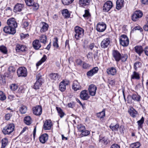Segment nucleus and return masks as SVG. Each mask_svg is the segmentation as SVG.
<instances>
[{
	"instance_id": "obj_1",
	"label": "nucleus",
	"mask_w": 148,
	"mask_h": 148,
	"mask_svg": "<svg viewBox=\"0 0 148 148\" xmlns=\"http://www.w3.org/2000/svg\"><path fill=\"white\" fill-rule=\"evenodd\" d=\"M75 37L77 40L82 37L84 34V29L78 26L75 27Z\"/></svg>"
},
{
	"instance_id": "obj_2",
	"label": "nucleus",
	"mask_w": 148,
	"mask_h": 148,
	"mask_svg": "<svg viewBox=\"0 0 148 148\" xmlns=\"http://www.w3.org/2000/svg\"><path fill=\"white\" fill-rule=\"evenodd\" d=\"M14 128V125L12 123H10L3 128L2 132L5 134H9L13 132Z\"/></svg>"
},
{
	"instance_id": "obj_3",
	"label": "nucleus",
	"mask_w": 148,
	"mask_h": 148,
	"mask_svg": "<svg viewBox=\"0 0 148 148\" xmlns=\"http://www.w3.org/2000/svg\"><path fill=\"white\" fill-rule=\"evenodd\" d=\"M17 73L18 77H25L27 76V70L24 67H21L17 69Z\"/></svg>"
},
{
	"instance_id": "obj_4",
	"label": "nucleus",
	"mask_w": 148,
	"mask_h": 148,
	"mask_svg": "<svg viewBox=\"0 0 148 148\" xmlns=\"http://www.w3.org/2000/svg\"><path fill=\"white\" fill-rule=\"evenodd\" d=\"M120 44L123 46H127L129 43L128 37L125 35H122L119 38Z\"/></svg>"
},
{
	"instance_id": "obj_5",
	"label": "nucleus",
	"mask_w": 148,
	"mask_h": 148,
	"mask_svg": "<svg viewBox=\"0 0 148 148\" xmlns=\"http://www.w3.org/2000/svg\"><path fill=\"white\" fill-rule=\"evenodd\" d=\"M7 24L8 25L14 29H15L17 27V23L15 19L14 18L8 19L7 21Z\"/></svg>"
},
{
	"instance_id": "obj_6",
	"label": "nucleus",
	"mask_w": 148,
	"mask_h": 148,
	"mask_svg": "<svg viewBox=\"0 0 148 148\" xmlns=\"http://www.w3.org/2000/svg\"><path fill=\"white\" fill-rule=\"evenodd\" d=\"M37 81L34 84V88L36 89H38L41 86L43 81V79L39 74L37 75L36 76Z\"/></svg>"
},
{
	"instance_id": "obj_7",
	"label": "nucleus",
	"mask_w": 148,
	"mask_h": 148,
	"mask_svg": "<svg viewBox=\"0 0 148 148\" xmlns=\"http://www.w3.org/2000/svg\"><path fill=\"white\" fill-rule=\"evenodd\" d=\"M142 12L140 10L136 11L133 14L132 16V19L134 21H136L138 20L139 18H141L143 16Z\"/></svg>"
},
{
	"instance_id": "obj_8",
	"label": "nucleus",
	"mask_w": 148,
	"mask_h": 148,
	"mask_svg": "<svg viewBox=\"0 0 148 148\" xmlns=\"http://www.w3.org/2000/svg\"><path fill=\"white\" fill-rule=\"evenodd\" d=\"M112 1H108L104 4L103 7V11L104 12H108L112 7Z\"/></svg>"
},
{
	"instance_id": "obj_9",
	"label": "nucleus",
	"mask_w": 148,
	"mask_h": 148,
	"mask_svg": "<svg viewBox=\"0 0 148 148\" xmlns=\"http://www.w3.org/2000/svg\"><path fill=\"white\" fill-rule=\"evenodd\" d=\"M106 27V24L103 23H98L96 26V29L99 32H102L104 31Z\"/></svg>"
},
{
	"instance_id": "obj_10",
	"label": "nucleus",
	"mask_w": 148,
	"mask_h": 148,
	"mask_svg": "<svg viewBox=\"0 0 148 148\" xmlns=\"http://www.w3.org/2000/svg\"><path fill=\"white\" fill-rule=\"evenodd\" d=\"M3 30L5 33L9 34H14L16 32V29H14L8 25L4 27Z\"/></svg>"
},
{
	"instance_id": "obj_11",
	"label": "nucleus",
	"mask_w": 148,
	"mask_h": 148,
	"mask_svg": "<svg viewBox=\"0 0 148 148\" xmlns=\"http://www.w3.org/2000/svg\"><path fill=\"white\" fill-rule=\"evenodd\" d=\"M33 112L34 114L37 116H39L42 112V108L41 106H37L33 108Z\"/></svg>"
},
{
	"instance_id": "obj_12",
	"label": "nucleus",
	"mask_w": 148,
	"mask_h": 148,
	"mask_svg": "<svg viewBox=\"0 0 148 148\" xmlns=\"http://www.w3.org/2000/svg\"><path fill=\"white\" fill-rule=\"evenodd\" d=\"M53 125L52 123L50 120H46L44 122L43 129L45 130H49L51 129Z\"/></svg>"
},
{
	"instance_id": "obj_13",
	"label": "nucleus",
	"mask_w": 148,
	"mask_h": 148,
	"mask_svg": "<svg viewBox=\"0 0 148 148\" xmlns=\"http://www.w3.org/2000/svg\"><path fill=\"white\" fill-rule=\"evenodd\" d=\"M110 42L109 38H106L103 39L101 43V46L102 48H105L108 47Z\"/></svg>"
},
{
	"instance_id": "obj_14",
	"label": "nucleus",
	"mask_w": 148,
	"mask_h": 148,
	"mask_svg": "<svg viewBox=\"0 0 148 148\" xmlns=\"http://www.w3.org/2000/svg\"><path fill=\"white\" fill-rule=\"evenodd\" d=\"M69 82L68 81L63 80L60 84L59 89L62 92L65 91L66 88V86L68 85Z\"/></svg>"
},
{
	"instance_id": "obj_15",
	"label": "nucleus",
	"mask_w": 148,
	"mask_h": 148,
	"mask_svg": "<svg viewBox=\"0 0 148 148\" xmlns=\"http://www.w3.org/2000/svg\"><path fill=\"white\" fill-rule=\"evenodd\" d=\"M97 89V88L95 85L92 84L90 85L88 90L90 95L92 96L95 95Z\"/></svg>"
},
{
	"instance_id": "obj_16",
	"label": "nucleus",
	"mask_w": 148,
	"mask_h": 148,
	"mask_svg": "<svg viewBox=\"0 0 148 148\" xmlns=\"http://www.w3.org/2000/svg\"><path fill=\"white\" fill-rule=\"evenodd\" d=\"M98 67H95L87 72L86 75L88 77H91L97 73L98 71Z\"/></svg>"
},
{
	"instance_id": "obj_17",
	"label": "nucleus",
	"mask_w": 148,
	"mask_h": 148,
	"mask_svg": "<svg viewBox=\"0 0 148 148\" xmlns=\"http://www.w3.org/2000/svg\"><path fill=\"white\" fill-rule=\"evenodd\" d=\"M27 47L25 46L22 45H18L16 46V50L18 52H25L26 51Z\"/></svg>"
},
{
	"instance_id": "obj_18",
	"label": "nucleus",
	"mask_w": 148,
	"mask_h": 148,
	"mask_svg": "<svg viewBox=\"0 0 148 148\" xmlns=\"http://www.w3.org/2000/svg\"><path fill=\"white\" fill-rule=\"evenodd\" d=\"M24 5L21 3H17L14 8V12L17 13L21 11L24 7Z\"/></svg>"
},
{
	"instance_id": "obj_19",
	"label": "nucleus",
	"mask_w": 148,
	"mask_h": 148,
	"mask_svg": "<svg viewBox=\"0 0 148 148\" xmlns=\"http://www.w3.org/2000/svg\"><path fill=\"white\" fill-rule=\"evenodd\" d=\"M80 97L81 99L84 100H87L89 97L86 90H83L81 92Z\"/></svg>"
},
{
	"instance_id": "obj_20",
	"label": "nucleus",
	"mask_w": 148,
	"mask_h": 148,
	"mask_svg": "<svg viewBox=\"0 0 148 148\" xmlns=\"http://www.w3.org/2000/svg\"><path fill=\"white\" fill-rule=\"evenodd\" d=\"M112 55L116 62H118L120 60L121 54L118 51H113L112 52Z\"/></svg>"
},
{
	"instance_id": "obj_21",
	"label": "nucleus",
	"mask_w": 148,
	"mask_h": 148,
	"mask_svg": "<svg viewBox=\"0 0 148 148\" xmlns=\"http://www.w3.org/2000/svg\"><path fill=\"white\" fill-rule=\"evenodd\" d=\"M40 25L42 27L40 30V32H43L47 31L48 29V25L46 23L41 22L40 23Z\"/></svg>"
},
{
	"instance_id": "obj_22",
	"label": "nucleus",
	"mask_w": 148,
	"mask_h": 148,
	"mask_svg": "<svg viewBox=\"0 0 148 148\" xmlns=\"http://www.w3.org/2000/svg\"><path fill=\"white\" fill-rule=\"evenodd\" d=\"M48 136L47 134H45L41 135L39 137V140L42 143H45L48 140Z\"/></svg>"
},
{
	"instance_id": "obj_23",
	"label": "nucleus",
	"mask_w": 148,
	"mask_h": 148,
	"mask_svg": "<svg viewBox=\"0 0 148 148\" xmlns=\"http://www.w3.org/2000/svg\"><path fill=\"white\" fill-rule=\"evenodd\" d=\"M90 1L91 0H79V3L81 6L85 7L89 5Z\"/></svg>"
},
{
	"instance_id": "obj_24",
	"label": "nucleus",
	"mask_w": 148,
	"mask_h": 148,
	"mask_svg": "<svg viewBox=\"0 0 148 148\" xmlns=\"http://www.w3.org/2000/svg\"><path fill=\"white\" fill-rule=\"evenodd\" d=\"M116 69L114 67L109 68L107 70V73L109 75H114L116 74Z\"/></svg>"
},
{
	"instance_id": "obj_25",
	"label": "nucleus",
	"mask_w": 148,
	"mask_h": 148,
	"mask_svg": "<svg viewBox=\"0 0 148 148\" xmlns=\"http://www.w3.org/2000/svg\"><path fill=\"white\" fill-rule=\"evenodd\" d=\"M128 112L130 115L133 118L135 117L137 114V112L132 107L130 108Z\"/></svg>"
},
{
	"instance_id": "obj_26",
	"label": "nucleus",
	"mask_w": 148,
	"mask_h": 148,
	"mask_svg": "<svg viewBox=\"0 0 148 148\" xmlns=\"http://www.w3.org/2000/svg\"><path fill=\"white\" fill-rule=\"evenodd\" d=\"M135 51L139 56L143 52L144 50L141 46H137L134 47Z\"/></svg>"
},
{
	"instance_id": "obj_27",
	"label": "nucleus",
	"mask_w": 148,
	"mask_h": 148,
	"mask_svg": "<svg viewBox=\"0 0 148 148\" xmlns=\"http://www.w3.org/2000/svg\"><path fill=\"white\" fill-rule=\"evenodd\" d=\"M72 88L75 91H77L81 89V86L77 81H75L72 85Z\"/></svg>"
},
{
	"instance_id": "obj_28",
	"label": "nucleus",
	"mask_w": 148,
	"mask_h": 148,
	"mask_svg": "<svg viewBox=\"0 0 148 148\" xmlns=\"http://www.w3.org/2000/svg\"><path fill=\"white\" fill-rule=\"evenodd\" d=\"M119 126V125L118 124H116L114 125L113 124L111 123L109 127L112 131L118 132Z\"/></svg>"
},
{
	"instance_id": "obj_29",
	"label": "nucleus",
	"mask_w": 148,
	"mask_h": 148,
	"mask_svg": "<svg viewBox=\"0 0 148 148\" xmlns=\"http://www.w3.org/2000/svg\"><path fill=\"white\" fill-rule=\"evenodd\" d=\"M33 46L34 48L36 50L38 49L41 46L38 40H36L33 42Z\"/></svg>"
},
{
	"instance_id": "obj_30",
	"label": "nucleus",
	"mask_w": 148,
	"mask_h": 148,
	"mask_svg": "<svg viewBox=\"0 0 148 148\" xmlns=\"http://www.w3.org/2000/svg\"><path fill=\"white\" fill-rule=\"evenodd\" d=\"M62 13L63 16L65 18H68L70 17V14L67 9H64L62 10Z\"/></svg>"
},
{
	"instance_id": "obj_31",
	"label": "nucleus",
	"mask_w": 148,
	"mask_h": 148,
	"mask_svg": "<svg viewBox=\"0 0 148 148\" xmlns=\"http://www.w3.org/2000/svg\"><path fill=\"white\" fill-rule=\"evenodd\" d=\"M123 0H117L116 1V8L120 10L123 6Z\"/></svg>"
},
{
	"instance_id": "obj_32",
	"label": "nucleus",
	"mask_w": 148,
	"mask_h": 148,
	"mask_svg": "<svg viewBox=\"0 0 148 148\" xmlns=\"http://www.w3.org/2000/svg\"><path fill=\"white\" fill-rule=\"evenodd\" d=\"M49 76L51 79L54 81H58L59 79V75L57 73H51L50 74Z\"/></svg>"
},
{
	"instance_id": "obj_33",
	"label": "nucleus",
	"mask_w": 148,
	"mask_h": 148,
	"mask_svg": "<svg viewBox=\"0 0 148 148\" xmlns=\"http://www.w3.org/2000/svg\"><path fill=\"white\" fill-rule=\"evenodd\" d=\"M131 97L135 101L139 102L140 101L141 97L137 94H133Z\"/></svg>"
},
{
	"instance_id": "obj_34",
	"label": "nucleus",
	"mask_w": 148,
	"mask_h": 148,
	"mask_svg": "<svg viewBox=\"0 0 148 148\" xmlns=\"http://www.w3.org/2000/svg\"><path fill=\"white\" fill-rule=\"evenodd\" d=\"M96 115L100 119L103 118L105 116V110L103 109L101 112L97 113Z\"/></svg>"
},
{
	"instance_id": "obj_35",
	"label": "nucleus",
	"mask_w": 148,
	"mask_h": 148,
	"mask_svg": "<svg viewBox=\"0 0 148 148\" xmlns=\"http://www.w3.org/2000/svg\"><path fill=\"white\" fill-rule=\"evenodd\" d=\"M24 122L27 125H30L32 123V120L30 117L29 116L25 117L24 119Z\"/></svg>"
},
{
	"instance_id": "obj_36",
	"label": "nucleus",
	"mask_w": 148,
	"mask_h": 148,
	"mask_svg": "<svg viewBox=\"0 0 148 148\" xmlns=\"http://www.w3.org/2000/svg\"><path fill=\"white\" fill-rule=\"evenodd\" d=\"M131 78L133 79H140V76L139 73L136 71H134L132 74L131 75Z\"/></svg>"
},
{
	"instance_id": "obj_37",
	"label": "nucleus",
	"mask_w": 148,
	"mask_h": 148,
	"mask_svg": "<svg viewBox=\"0 0 148 148\" xmlns=\"http://www.w3.org/2000/svg\"><path fill=\"white\" fill-rule=\"evenodd\" d=\"M8 143V139L5 138L2 140V146L1 148H4Z\"/></svg>"
},
{
	"instance_id": "obj_38",
	"label": "nucleus",
	"mask_w": 148,
	"mask_h": 148,
	"mask_svg": "<svg viewBox=\"0 0 148 148\" xmlns=\"http://www.w3.org/2000/svg\"><path fill=\"white\" fill-rule=\"evenodd\" d=\"M56 109L60 116L61 118L63 117L64 115V113L62 110L60 108L58 107H56Z\"/></svg>"
},
{
	"instance_id": "obj_39",
	"label": "nucleus",
	"mask_w": 148,
	"mask_h": 148,
	"mask_svg": "<svg viewBox=\"0 0 148 148\" xmlns=\"http://www.w3.org/2000/svg\"><path fill=\"white\" fill-rule=\"evenodd\" d=\"M142 64L141 62L137 61L136 62L134 65V68L136 71H137L138 68L141 67Z\"/></svg>"
},
{
	"instance_id": "obj_40",
	"label": "nucleus",
	"mask_w": 148,
	"mask_h": 148,
	"mask_svg": "<svg viewBox=\"0 0 148 148\" xmlns=\"http://www.w3.org/2000/svg\"><path fill=\"white\" fill-rule=\"evenodd\" d=\"M27 110V108L25 106L23 105H21V106L19 111L22 114H25Z\"/></svg>"
},
{
	"instance_id": "obj_41",
	"label": "nucleus",
	"mask_w": 148,
	"mask_h": 148,
	"mask_svg": "<svg viewBox=\"0 0 148 148\" xmlns=\"http://www.w3.org/2000/svg\"><path fill=\"white\" fill-rule=\"evenodd\" d=\"M47 58V57L46 56L44 55L41 60L38 62L36 64V66H38L41 65L43 62H44L46 60Z\"/></svg>"
},
{
	"instance_id": "obj_42",
	"label": "nucleus",
	"mask_w": 148,
	"mask_h": 148,
	"mask_svg": "<svg viewBox=\"0 0 148 148\" xmlns=\"http://www.w3.org/2000/svg\"><path fill=\"white\" fill-rule=\"evenodd\" d=\"M140 146V144L138 142L132 144L130 145V148H138Z\"/></svg>"
},
{
	"instance_id": "obj_43",
	"label": "nucleus",
	"mask_w": 148,
	"mask_h": 148,
	"mask_svg": "<svg viewBox=\"0 0 148 148\" xmlns=\"http://www.w3.org/2000/svg\"><path fill=\"white\" fill-rule=\"evenodd\" d=\"M0 51L4 54H6L7 53L6 47L3 45L0 46Z\"/></svg>"
},
{
	"instance_id": "obj_44",
	"label": "nucleus",
	"mask_w": 148,
	"mask_h": 148,
	"mask_svg": "<svg viewBox=\"0 0 148 148\" xmlns=\"http://www.w3.org/2000/svg\"><path fill=\"white\" fill-rule=\"evenodd\" d=\"M47 37L46 35H42L40 37V40L41 42L45 44L47 41Z\"/></svg>"
},
{
	"instance_id": "obj_45",
	"label": "nucleus",
	"mask_w": 148,
	"mask_h": 148,
	"mask_svg": "<svg viewBox=\"0 0 148 148\" xmlns=\"http://www.w3.org/2000/svg\"><path fill=\"white\" fill-rule=\"evenodd\" d=\"M10 87L12 90L14 91L18 88V86L16 84H13L10 86Z\"/></svg>"
},
{
	"instance_id": "obj_46",
	"label": "nucleus",
	"mask_w": 148,
	"mask_h": 148,
	"mask_svg": "<svg viewBox=\"0 0 148 148\" xmlns=\"http://www.w3.org/2000/svg\"><path fill=\"white\" fill-rule=\"evenodd\" d=\"M6 98V96L3 92L0 90V100L2 101H4Z\"/></svg>"
},
{
	"instance_id": "obj_47",
	"label": "nucleus",
	"mask_w": 148,
	"mask_h": 148,
	"mask_svg": "<svg viewBox=\"0 0 148 148\" xmlns=\"http://www.w3.org/2000/svg\"><path fill=\"white\" fill-rule=\"evenodd\" d=\"M100 141L103 143L105 145H107L110 142L107 138H102L100 139Z\"/></svg>"
},
{
	"instance_id": "obj_48",
	"label": "nucleus",
	"mask_w": 148,
	"mask_h": 148,
	"mask_svg": "<svg viewBox=\"0 0 148 148\" xmlns=\"http://www.w3.org/2000/svg\"><path fill=\"white\" fill-rule=\"evenodd\" d=\"M74 0H62L63 4L65 5H68L72 3Z\"/></svg>"
},
{
	"instance_id": "obj_49",
	"label": "nucleus",
	"mask_w": 148,
	"mask_h": 148,
	"mask_svg": "<svg viewBox=\"0 0 148 148\" xmlns=\"http://www.w3.org/2000/svg\"><path fill=\"white\" fill-rule=\"evenodd\" d=\"M77 128L78 131L81 132L85 130V127L81 124L78 125Z\"/></svg>"
},
{
	"instance_id": "obj_50",
	"label": "nucleus",
	"mask_w": 148,
	"mask_h": 148,
	"mask_svg": "<svg viewBox=\"0 0 148 148\" xmlns=\"http://www.w3.org/2000/svg\"><path fill=\"white\" fill-rule=\"evenodd\" d=\"M53 45L55 47L58 48L59 47L58 43V39L57 37H55L54 38V41L53 42Z\"/></svg>"
},
{
	"instance_id": "obj_51",
	"label": "nucleus",
	"mask_w": 148,
	"mask_h": 148,
	"mask_svg": "<svg viewBox=\"0 0 148 148\" xmlns=\"http://www.w3.org/2000/svg\"><path fill=\"white\" fill-rule=\"evenodd\" d=\"M84 17H89L90 16V14L88 10H85V14L83 15Z\"/></svg>"
},
{
	"instance_id": "obj_52",
	"label": "nucleus",
	"mask_w": 148,
	"mask_h": 148,
	"mask_svg": "<svg viewBox=\"0 0 148 148\" xmlns=\"http://www.w3.org/2000/svg\"><path fill=\"white\" fill-rule=\"evenodd\" d=\"M25 3L28 6H32L33 4V0H25Z\"/></svg>"
},
{
	"instance_id": "obj_53",
	"label": "nucleus",
	"mask_w": 148,
	"mask_h": 148,
	"mask_svg": "<svg viewBox=\"0 0 148 148\" xmlns=\"http://www.w3.org/2000/svg\"><path fill=\"white\" fill-rule=\"evenodd\" d=\"M127 56L126 54L123 55L122 56H121L120 60H121L123 62L125 61L127 58Z\"/></svg>"
},
{
	"instance_id": "obj_54",
	"label": "nucleus",
	"mask_w": 148,
	"mask_h": 148,
	"mask_svg": "<svg viewBox=\"0 0 148 148\" xmlns=\"http://www.w3.org/2000/svg\"><path fill=\"white\" fill-rule=\"evenodd\" d=\"M6 82L5 77L2 76H0V84L3 85Z\"/></svg>"
},
{
	"instance_id": "obj_55",
	"label": "nucleus",
	"mask_w": 148,
	"mask_h": 148,
	"mask_svg": "<svg viewBox=\"0 0 148 148\" xmlns=\"http://www.w3.org/2000/svg\"><path fill=\"white\" fill-rule=\"evenodd\" d=\"M90 134L89 131L86 130H85L82 132L81 134L82 136H86L89 134Z\"/></svg>"
},
{
	"instance_id": "obj_56",
	"label": "nucleus",
	"mask_w": 148,
	"mask_h": 148,
	"mask_svg": "<svg viewBox=\"0 0 148 148\" xmlns=\"http://www.w3.org/2000/svg\"><path fill=\"white\" fill-rule=\"evenodd\" d=\"M144 121V118L143 117H142L141 119L139 121H137V123L138 126L141 127V125L143 123Z\"/></svg>"
},
{
	"instance_id": "obj_57",
	"label": "nucleus",
	"mask_w": 148,
	"mask_h": 148,
	"mask_svg": "<svg viewBox=\"0 0 148 148\" xmlns=\"http://www.w3.org/2000/svg\"><path fill=\"white\" fill-rule=\"evenodd\" d=\"M32 6H33V8L34 10H37L39 8V5L37 3H35L34 2H33V4Z\"/></svg>"
},
{
	"instance_id": "obj_58",
	"label": "nucleus",
	"mask_w": 148,
	"mask_h": 148,
	"mask_svg": "<svg viewBox=\"0 0 148 148\" xmlns=\"http://www.w3.org/2000/svg\"><path fill=\"white\" fill-rule=\"evenodd\" d=\"M146 21L147 23L144 26L143 28L145 31H148V18H147Z\"/></svg>"
},
{
	"instance_id": "obj_59",
	"label": "nucleus",
	"mask_w": 148,
	"mask_h": 148,
	"mask_svg": "<svg viewBox=\"0 0 148 148\" xmlns=\"http://www.w3.org/2000/svg\"><path fill=\"white\" fill-rule=\"evenodd\" d=\"M76 62L77 65L81 66L83 63L82 61L80 59H78L76 61Z\"/></svg>"
},
{
	"instance_id": "obj_60",
	"label": "nucleus",
	"mask_w": 148,
	"mask_h": 148,
	"mask_svg": "<svg viewBox=\"0 0 148 148\" xmlns=\"http://www.w3.org/2000/svg\"><path fill=\"white\" fill-rule=\"evenodd\" d=\"M23 25L24 27L26 29H28L27 27L29 25V23L25 21L24 22L23 24Z\"/></svg>"
},
{
	"instance_id": "obj_61",
	"label": "nucleus",
	"mask_w": 148,
	"mask_h": 148,
	"mask_svg": "<svg viewBox=\"0 0 148 148\" xmlns=\"http://www.w3.org/2000/svg\"><path fill=\"white\" fill-rule=\"evenodd\" d=\"M87 58L88 59L90 60H92V53H89L87 56Z\"/></svg>"
},
{
	"instance_id": "obj_62",
	"label": "nucleus",
	"mask_w": 148,
	"mask_h": 148,
	"mask_svg": "<svg viewBox=\"0 0 148 148\" xmlns=\"http://www.w3.org/2000/svg\"><path fill=\"white\" fill-rule=\"evenodd\" d=\"M108 83L109 84L113 85L114 84L115 81L114 80H108Z\"/></svg>"
},
{
	"instance_id": "obj_63",
	"label": "nucleus",
	"mask_w": 148,
	"mask_h": 148,
	"mask_svg": "<svg viewBox=\"0 0 148 148\" xmlns=\"http://www.w3.org/2000/svg\"><path fill=\"white\" fill-rule=\"evenodd\" d=\"M110 148H120V146L116 144H114L112 145Z\"/></svg>"
},
{
	"instance_id": "obj_64",
	"label": "nucleus",
	"mask_w": 148,
	"mask_h": 148,
	"mask_svg": "<svg viewBox=\"0 0 148 148\" xmlns=\"http://www.w3.org/2000/svg\"><path fill=\"white\" fill-rule=\"evenodd\" d=\"M11 115L10 114H7L5 115V118L6 120H9L11 116Z\"/></svg>"
}]
</instances>
